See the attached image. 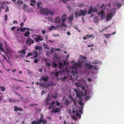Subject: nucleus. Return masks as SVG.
Returning <instances> with one entry per match:
<instances>
[{"mask_svg":"<svg viewBox=\"0 0 124 124\" xmlns=\"http://www.w3.org/2000/svg\"><path fill=\"white\" fill-rule=\"evenodd\" d=\"M47 11V14H49L51 15H53L54 14V12L50 9H48V10Z\"/></svg>","mask_w":124,"mask_h":124,"instance_id":"obj_24","label":"nucleus"},{"mask_svg":"<svg viewBox=\"0 0 124 124\" xmlns=\"http://www.w3.org/2000/svg\"><path fill=\"white\" fill-rule=\"evenodd\" d=\"M93 36L94 35H85V37H83V39L84 40H86L87 39L90 38L91 37H92L93 38H94L95 37H93Z\"/></svg>","mask_w":124,"mask_h":124,"instance_id":"obj_11","label":"nucleus"},{"mask_svg":"<svg viewBox=\"0 0 124 124\" xmlns=\"http://www.w3.org/2000/svg\"><path fill=\"white\" fill-rule=\"evenodd\" d=\"M72 69L73 70H77L78 68L76 63L73 64V65L72 67Z\"/></svg>","mask_w":124,"mask_h":124,"instance_id":"obj_19","label":"nucleus"},{"mask_svg":"<svg viewBox=\"0 0 124 124\" xmlns=\"http://www.w3.org/2000/svg\"><path fill=\"white\" fill-rule=\"evenodd\" d=\"M52 96V95L50 93L48 95L47 97L46 98V101L47 102H48L51 99Z\"/></svg>","mask_w":124,"mask_h":124,"instance_id":"obj_12","label":"nucleus"},{"mask_svg":"<svg viewBox=\"0 0 124 124\" xmlns=\"http://www.w3.org/2000/svg\"><path fill=\"white\" fill-rule=\"evenodd\" d=\"M111 35V34H104L105 37L107 38L108 39L110 36Z\"/></svg>","mask_w":124,"mask_h":124,"instance_id":"obj_43","label":"nucleus"},{"mask_svg":"<svg viewBox=\"0 0 124 124\" xmlns=\"http://www.w3.org/2000/svg\"><path fill=\"white\" fill-rule=\"evenodd\" d=\"M93 68L94 70H98V68L97 66L96 65H94L93 66Z\"/></svg>","mask_w":124,"mask_h":124,"instance_id":"obj_56","label":"nucleus"},{"mask_svg":"<svg viewBox=\"0 0 124 124\" xmlns=\"http://www.w3.org/2000/svg\"><path fill=\"white\" fill-rule=\"evenodd\" d=\"M73 15H71V16L68 18V20L71 23V22L73 20Z\"/></svg>","mask_w":124,"mask_h":124,"instance_id":"obj_28","label":"nucleus"},{"mask_svg":"<svg viewBox=\"0 0 124 124\" xmlns=\"http://www.w3.org/2000/svg\"><path fill=\"white\" fill-rule=\"evenodd\" d=\"M63 100L66 105L69 106L70 104V101L68 99L64 98Z\"/></svg>","mask_w":124,"mask_h":124,"instance_id":"obj_9","label":"nucleus"},{"mask_svg":"<svg viewBox=\"0 0 124 124\" xmlns=\"http://www.w3.org/2000/svg\"><path fill=\"white\" fill-rule=\"evenodd\" d=\"M33 36H36V37L34 38V39L35 42H39L40 41H42L43 39L42 37L40 35H33Z\"/></svg>","mask_w":124,"mask_h":124,"instance_id":"obj_3","label":"nucleus"},{"mask_svg":"<svg viewBox=\"0 0 124 124\" xmlns=\"http://www.w3.org/2000/svg\"><path fill=\"white\" fill-rule=\"evenodd\" d=\"M20 87V85L16 86L15 87V89L17 90L19 89Z\"/></svg>","mask_w":124,"mask_h":124,"instance_id":"obj_62","label":"nucleus"},{"mask_svg":"<svg viewBox=\"0 0 124 124\" xmlns=\"http://www.w3.org/2000/svg\"><path fill=\"white\" fill-rule=\"evenodd\" d=\"M66 7L68 8L69 11H70L71 9V7L70 5L68 4L66 5Z\"/></svg>","mask_w":124,"mask_h":124,"instance_id":"obj_30","label":"nucleus"},{"mask_svg":"<svg viewBox=\"0 0 124 124\" xmlns=\"http://www.w3.org/2000/svg\"><path fill=\"white\" fill-rule=\"evenodd\" d=\"M87 10L85 9L84 10L81 9L79 10V11L78 14L77 12H76L75 13V16L76 18L82 16H84L85 15L87 14Z\"/></svg>","mask_w":124,"mask_h":124,"instance_id":"obj_1","label":"nucleus"},{"mask_svg":"<svg viewBox=\"0 0 124 124\" xmlns=\"http://www.w3.org/2000/svg\"><path fill=\"white\" fill-rule=\"evenodd\" d=\"M4 19L5 21H7L8 20V16L7 14H5L4 15Z\"/></svg>","mask_w":124,"mask_h":124,"instance_id":"obj_52","label":"nucleus"},{"mask_svg":"<svg viewBox=\"0 0 124 124\" xmlns=\"http://www.w3.org/2000/svg\"><path fill=\"white\" fill-rule=\"evenodd\" d=\"M67 78V77L65 76H64L63 77H61L60 79L61 80L63 81H65L66 79Z\"/></svg>","mask_w":124,"mask_h":124,"instance_id":"obj_36","label":"nucleus"},{"mask_svg":"<svg viewBox=\"0 0 124 124\" xmlns=\"http://www.w3.org/2000/svg\"><path fill=\"white\" fill-rule=\"evenodd\" d=\"M55 49L53 48H52L50 49V51L51 52L53 53H54L55 52Z\"/></svg>","mask_w":124,"mask_h":124,"instance_id":"obj_58","label":"nucleus"},{"mask_svg":"<svg viewBox=\"0 0 124 124\" xmlns=\"http://www.w3.org/2000/svg\"><path fill=\"white\" fill-rule=\"evenodd\" d=\"M36 58L34 60V62L35 63H37L38 62V61H39V60L36 57H35Z\"/></svg>","mask_w":124,"mask_h":124,"instance_id":"obj_47","label":"nucleus"},{"mask_svg":"<svg viewBox=\"0 0 124 124\" xmlns=\"http://www.w3.org/2000/svg\"><path fill=\"white\" fill-rule=\"evenodd\" d=\"M61 26V25L58 24L56 27H55L54 26H52L50 27V30H52L53 28H58L59 26Z\"/></svg>","mask_w":124,"mask_h":124,"instance_id":"obj_27","label":"nucleus"},{"mask_svg":"<svg viewBox=\"0 0 124 124\" xmlns=\"http://www.w3.org/2000/svg\"><path fill=\"white\" fill-rule=\"evenodd\" d=\"M113 16V15L112 14H108L106 17V20L107 21H109L112 18V17Z\"/></svg>","mask_w":124,"mask_h":124,"instance_id":"obj_10","label":"nucleus"},{"mask_svg":"<svg viewBox=\"0 0 124 124\" xmlns=\"http://www.w3.org/2000/svg\"><path fill=\"white\" fill-rule=\"evenodd\" d=\"M56 105L58 106H59L60 105V103L57 101H56Z\"/></svg>","mask_w":124,"mask_h":124,"instance_id":"obj_63","label":"nucleus"},{"mask_svg":"<svg viewBox=\"0 0 124 124\" xmlns=\"http://www.w3.org/2000/svg\"><path fill=\"white\" fill-rule=\"evenodd\" d=\"M86 67L88 69H91L93 68V65L88 64V63H86Z\"/></svg>","mask_w":124,"mask_h":124,"instance_id":"obj_25","label":"nucleus"},{"mask_svg":"<svg viewBox=\"0 0 124 124\" xmlns=\"http://www.w3.org/2000/svg\"><path fill=\"white\" fill-rule=\"evenodd\" d=\"M51 54V53L50 52L47 51L46 52V54L47 56H50Z\"/></svg>","mask_w":124,"mask_h":124,"instance_id":"obj_46","label":"nucleus"},{"mask_svg":"<svg viewBox=\"0 0 124 124\" xmlns=\"http://www.w3.org/2000/svg\"><path fill=\"white\" fill-rule=\"evenodd\" d=\"M58 95V93H55V96L54 97V96H53V98H56V97H57Z\"/></svg>","mask_w":124,"mask_h":124,"instance_id":"obj_60","label":"nucleus"},{"mask_svg":"<svg viewBox=\"0 0 124 124\" xmlns=\"http://www.w3.org/2000/svg\"><path fill=\"white\" fill-rule=\"evenodd\" d=\"M14 111L16 112H17L18 110L20 111H23V109L21 107H18L16 106H14Z\"/></svg>","mask_w":124,"mask_h":124,"instance_id":"obj_8","label":"nucleus"},{"mask_svg":"<svg viewBox=\"0 0 124 124\" xmlns=\"http://www.w3.org/2000/svg\"><path fill=\"white\" fill-rule=\"evenodd\" d=\"M84 5V3L82 2L81 3H79L77 5V6L78 7H81L83 6Z\"/></svg>","mask_w":124,"mask_h":124,"instance_id":"obj_37","label":"nucleus"},{"mask_svg":"<svg viewBox=\"0 0 124 124\" xmlns=\"http://www.w3.org/2000/svg\"><path fill=\"white\" fill-rule=\"evenodd\" d=\"M109 26H107L106 27H105L101 31H105L106 30H107L108 28H109Z\"/></svg>","mask_w":124,"mask_h":124,"instance_id":"obj_39","label":"nucleus"},{"mask_svg":"<svg viewBox=\"0 0 124 124\" xmlns=\"http://www.w3.org/2000/svg\"><path fill=\"white\" fill-rule=\"evenodd\" d=\"M49 79V77L47 75H43L40 79V80H42L44 81L47 82Z\"/></svg>","mask_w":124,"mask_h":124,"instance_id":"obj_5","label":"nucleus"},{"mask_svg":"<svg viewBox=\"0 0 124 124\" xmlns=\"http://www.w3.org/2000/svg\"><path fill=\"white\" fill-rule=\"evenodd\" d=\"M48 10V9L46 8H45L44 9H41L40 10V14H42L46 15H47V11Z\"/></svg>","mask_w":124,"mask_h":124,"instance_id":"obj_6","label":"nucleus"},{"mask_svg":"<svg viewBox=\"0 0 124 124\" xmlns=\"http://www.w3.org/2000/svg\"><path fill=\"white\" fill-rule=\"evenodd\" d=\"M54 106L53 105H51L50 106V107H49L48 109H51L52 108H54Z\"/></svg>","mask_w":124,"mask_h":124,"instance_id":"obj_57","label":"nucleus"},{"mask_svg":"<svg viewBox=\"0 0 124 124\" xmlns=\"http://www.w3.org/2000/svg\"><path fill=\"white\" fill-rule=\"evenodd\" d=\"M17 4H23V1L20 0H18L16 2Z\"/></svg>","mask_w":124,"mask_h":124,"instance_id":"obj_45","label":"nucleus"},{"mask_svg":"<svg viewBox=\"0 0 124 124\" xmlns=\"http://www.w3.org/2000/svg\"><path fill=\"white\" fill-rule=\"evenodd\" d=\"M105 6V5L104 3H103V4L100 7V8L101 9H102Z\"/></svg>","mask_w":124,"mask_h":124,"instance_id":"obj_64","label":"nucleus"},{"mask_svg":"<svg viewBox=\"0 0 124 124\" xmlns=\"http://www.w3.org/2000/svg\"><path fill=\"white\" fill-rule=\"evenodd\" d=\"M74 28L77 30L79 32H80V30L78 29V27L77 26H74Z\"/></svg>","mask_w":124,"mask_h":124,"instance_id":"obj_49","label":"nucleus"},{"mask_svg":"<svg viewBox=\"0 0 124 124\" xmlns=\"http://www.w3.org/2000/svg\"><path fill=\"white\" fill-rule=\"evenodd\" d=\"M30 34V32L29 31H28L25 32L24 34V36L25 37H28Z\"/></svg>","mask_w":124,"mask_h":124,"instance_id":"obj_32","label":"nucleus"},{"mask_svg":"<svg viewBox=\"0 0 124 124\" xmlns=\"http://www.w3.org/2000/svg\"><path fill=\"white\" fill-rule=\"evenodd\" d=\"M93 8L92 7L89 8V10L88 12V14H90L92 13V12L93 11Z\"/></svg>","mask_w":124,"mask_h":124,"instance_id":"obj_23","label":"nucleus"},{"mask_svg":"<svg viewBox=\"0 0 124 124\" xmlns=\"http://www.w3.org/2000/svg\"><path fill=\"white\" fill-rule=\"evenodd\" d=\"M26 29L28 30V29L26 28H21L20 31L22 32H24Z\"/></svg>","mask_w":124,"mask_h":124,"instance_id":"obj_35","label":"nucleus"},{"mask_svg":"<svg viewBox=\"0 0 124 124\" xmlns=\"http://www.w3.org/2000/svg\"><path fill=\"white\" fill-rule=\"evenodd\" d=\"M59 73L58 72H52L51 73V75L52 77H57L59 75Z\"/></svg>","mask_w":124,"mask_h":124,"instance_id":"obj_14","label":"nucleus"},{"mask_svg":"<svg viewBox=\"0 0 124 124\" xmlns=\"http://www.w3.org/2000/svg\"><path fill=\"white\" fill-rule=\"evenodd\" d=\"M105 15H104V14L103 15H102L100 17H101L102 19L104 20L105 19Z\"/></svg>","mask_w":124,"mask_h":124,"instance_id":"obj_55","label":"nucleus"},{"mask_svg":"<svg viewBox=\"0 0 124 124\" xmlns=\"http://www.w3.org/2000/svg\"><path fill=\"white\" fill-rule=\"evenodd\" d=\"M58 65L59 67L61 68L63 66V64L62 63L60 62L58 63Z\"/></svg>","mask_w":124,"mask_h":124,"instance_id":"obj_53","label":"nucleus"},{"mask_svg":"<svg viewBox=\"0 0 124 124\" xmlns=\"http://www.w3.org/2000/svg\"><path fill=\"white\" fill-rule=\"evenodd\" d=\"M54 21L55 23H58L61 21V20L59 17H57L55 18Z\"/></svg>","mask_w":124,"mask_h":124,"instance_id":"obj_18","label":"nucleus"},{"mask_svg":"<svg viewBox=\"0 0 124 124\" xmlns=\"http://www.w3.org/2000/svg\"><path fill=\"white\" fill-rule=\"evenodd\" d=\"M106 8L105 7L104 9H103L101 11L98 13V15L100 17L105 13V12L104 11V10Z\"/></svg>","mask_w":124,"mask_h":124,"instance_id":"obj_15","label":"nucleus"},{"mask_svg":"<svg viewBox=\"0 0 124 124\" xmlns=\"http://www.w3.org/2000/svg\"><path fill=\"white\" fill-rule=\"evenodd\" d=\"M93 21L95 23H98L99 22V18L97 16H95L93 18Z\"/></svg>","mask_w":124,"mask_h":124,"instance_id":"obj_17","label":"nucleus"},{"mask_svg":"<svg viewBox=\"0 0 124 124\" xmlns=\"http://www.w3.org/2000/svg\"><path fill=\"white\" fill-rule=\"evenodd\" d=\"M97 11H98V9H97V8H94L93 9V12H97Z\"/></svg>","mask_w":124,"mask_h":124,"instance_id":"obj_59","label":"nucleus"},{"mask_svg":"<svg viewBox=\"0 0 124 124\" xmlns=\"http://www.w3.org/2000/svg\"><path fill=\"white\" fill-rule=\"evenodd\" d=\"M44 48H45L46 49H49V47H48V46L47 45H44Z\"/></svg>","mask_w":124,"mask_h":124,"instance_id":"obj_61","label":"nucleus"},{"mask_svg":"<svg viewBox=\"0 0 124 124\" xmlns=\"http://www.w3.org/2000/svg\"><path fill=\"white\" fill-rule=\"evenodd\" d=\"M48 85L49 86H52L54 85V83L52 82H50L48 84Z\"/></svg>","mask_w":124,"mask_h":124,"instance_id":"obj_41","label":"nucleus"},{"mask_svg":"<svg viewBox=\"0 0 124 124\" xmlns=\"http://www.w3.org/2000/svg\"><path fill=\"white\" fill-rule=\"evenodd\" d=\"M71 73L72 74V76H74L75 75V73L76 74H77V70H72L71 71Z\"/></svg>","mask_w":124,"mask_h":124,"instance_id":"obj_26","label":"nucleus"},{"mask_svg":"<svg viewBox=\"0 0 124 124\" xmlns=\"http://www.w3.org/2000/svg\"><path fill=\"white\" fill-rule=\"evenodd\" d=\"M22 8L24 11L29 12V8L28 7V6L26 4H24L22 7Z\"/></svg>","mask_w":124,"mask_h":124,"instance_id":"obj_13","label":"nucleus"},{"mask_svg":"<svg viewBox=\"0 0 124 124\" xmlns=\"http://www.w3.org/2000/svg\"><path fill=\"white\" fill-rule=\"evenodd\" d=\"M1 6L0 7L2 9H3L5 8V6H6V2H4L2 3H1Z\"/></svg>","mask_w":124,"mask_h":124,"instance_id":"obj_21","label":"nucleus"},{"mask_svg":"<svg viewBox=\"0 0 124 124\" xmlns=\"http://www.w3.org/2000/svg\"><path fill=\"white\" fill-rule=\"evenodd\" d=\"M43 116L42 115H41L40 118L39 119V120H38V121H39V122H41V120L43 119Z\"/></svg>","mask_w":124,"mask_h":124,"instance_id":"obj_54","label":"nucleus"},{"mask_svg":"<svg viewBox=\"0 0 124 124\" xmlns=\"http://www.w3.org/2000/svg\"><path fill=\"white\" fill-rule=\"evenodd\" d=\"M58 66L57 64V63H53L52 65V67H56Z\"/></svg>","mask_w":124,"mask_h":124,"instance_id":"obj_50","label":"nucleus"},{"mask_svg":"<svg viewBox=\"0 0 124 124\" xmlns=\"http://www.w3.org/2000/svg\"><path fill=\"white\" fill-rule=\"evenodd\" d=\"M31 124H39L38 121H36L35 120L33 121L32 122Z\"/></svg>","mask_w":124,"mask_h":124,"instance_id":"obj_40","label":"nucleus"},{"mask_svg":"<svg viewBox=\"0 0 124 124\" xmlns=\"http://www.w3.org/2000/svg\"><path fill=\"white\" fill-rule=\"evenodd\" d=\"M60 108H60L59 107L57 108H56L55 109H53L52 111L53 112L55 113H56L59 110Z\"/></svg>","mask_w":124,"mask_h":124,"instance_id":"obj_20","label":"nucleus"},{"mask_svg":"<svg viewBox=\"0 0 124 124\" xmlns=\"http://www.w3.org/2000/svg\"><path fill=\"white\" fill-rule=\"evenodd\" d=\"M67 15L65 14H64L62 17V23L60 24L61 26H65L66 25L64 23L65 21L67 19Z\"/></svg>","mask_w":124,"mask_h":124,"instance_id":"obj_2","label":"nucleus"},{"mask_svg":"<svg viewBox=\"0 0 124 124\" xmlns=\"http://www.w3.org/2000/svg\"><path fill=\"white\" fill-rule=\"evenodd\" d=\"M33 54H34L35 55V56H34L35 57H36L37 56L38 53L37 51H34L33 52Z\"/></svg>","mask_w":124,"mask_h":124,"instance_id":"obj_38","label":"nucleus"},{"mask_svg":"<svg viewBox=\"0 0 124 124\" xmlns=\"http://www.w3.org/2000/svg\"><path fill=\"white\" fill-rule=\"evenodd\" d=\"M33 54V53H28V55L27 56H26V57H29V56H32Z\"/></svg>","mask_w":124,"mask_h":124,"instance_id":"obj_51","label":"nucleus"},{"mask_svg":"<svg viewBox=\"0 0 124 124\" xmlns=\"http://www.w3.org/2000/svg\"><path fill=\"white\" fill-rule=\"evenodd\" d=\"M26 48H25L24 49H23L20 51H18V52L20 53V55L22 57L24 56L26 53Z\"/></svg>","mask_w":124,"mask_h":124,"instance_id":"obj_7","label":"nucleus"},{"mask_svg":"<svg viewBox=\"0 0 124 124\" xmlns=\"http://www.w3.org/2000/svg\"><path fill=\"white\" fill-rule=\"evenodd\" d=\"M39 124H40L42 122L43 124H46L47 123V121L45 119L42 120H41V122H39L38 121Z\"/></svg>","mask_w":124,"mask_h":124,"instance_id":"obj_22","label":"nucleus"},{"mask_svg":"<svg viewBox=\"0 0 124 124\" xmlns=\"http://www.w3.org/2000/svg\"><path fill=\"white\" fill-rule=\"evenodd\" d=\"M76 116L79 118H80L81 116V114L79 113V112L78 111H77L76 112Z\"/></svg>","mask_w":124,"mask_h":124,"instance_id":"obj_29","label":"nucleus"},{"mask_svg":"<svg viewBox=\"0 0 124 124\" xmlns=\"http://www.w3.org/2000/svg\"><path fill=\"white\" fill-rule=\"evenodd\" d=\"M0 49L1 50L2 52H4L5 54H7V53L5 51L3 48L1 46H0Z\"/></svg>","mask_w":124,"mask_h":124,"instance_id":"obj_34","label":"nucleus"},{"mask_svg":"<svg viewBox=\"0 0 124 124\" xmlns=\"http://www.w3.org/2000/svg\"><path fill=\"white\" fill-rule=\"evenodd\" d=\"M110 14H112L113 15L115 13V11L114 9H112L110 11Z\"/></svg>","mask_w":124,"mask_h":124,"instance_id":"obj_31","label":"nucleus"},{"mask_svg":"<svg viewBox=\"0 0 124 124\" xmlns=\"http://www.w3.org/2000/svg\"><path fill=\"white\" fill-rule=\"evenodd\" d=\"M41 3L40 2H39L37 3V5L38 8H40V5L41 4Z\"/></svg>","mask_w":124,"mask_h":124,"instance_id":"obj_44","label":"nucleus"},{"mask_svg":"<svg viewBox=\"0 0 124 124\" xmlns=\"http://www.w3.org/2000/svg\"><path fill=\"white\" fill-rule=\"evenodd\" d=\"M0 88L1 89V91L3 92H4L6 89L5 88L4 86H0Z\"/></svg>","mask_w":124,"mask_h":124,"instance_id":"obj_33","label":"nucleus"},{"mask_svg":"<svg viewBox=\"0 0 124 124\" xmlns=\"http://www.w3.org/2000/svg\"><path fill=\"white\" fill-rule=\"evenodd\" d=\"M45 64L48 67H49L51 66V64L50 63L48 62H46Z\"/></svg>","mask_w":124,"mask_h":124,"instance_id":"obj_48","label":"nucleus"},{"mask_svg":"<svg viewBox=\"0 0 124 124\" xmlns=\"http://www.w3.org/2000/svg\"><path fill=\"white\" fill-rule=\"evenodd\" d=\"M34 43V41L31 38H28L27 39L26 44H28L29 46H30L31 44Z\"/></svg>","mask_w":124,"mask_h":124,"instance_id":"obj_4","label":"nucleus"},{"mask_svg":"<svg viewBox=\"0 0 124 124\" xmlns=\"http://www.w3.org/2000/svg\"><path fill=\"white\" fill-rule=\"evenodd\" d=\"M76 63L77 67L81 68L82 67V64L81 63Z\"/></svg>","mask_w":124,"mask_h":124,"instance_id":"obj_42","label":"nucleus"},{"mask_svg":"<svg viewBox=\"0 0 124 124\" xmlns=\"http://www.w3.org/2000/svg\"><path fill=\"white\" fill-rule=\"evenodd\" d=\"M35 49L36 50H38L40 52L42 50V48L41 46H36L35 47Z\"/></svg>","mask_w":124,"mask_h":124,"instance_id":"obj_16","label":"nucleus"}]
</instances>
